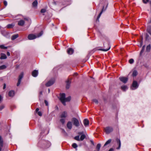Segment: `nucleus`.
Wrapping results in <instances>:
<instances>
[{"mask_svg": "<svg viewBox=\"0 0 151 151\" xmlns=\"http://www.w3.org/2000/svg\"><path fill=\"white\" fill-rule=\"evenodd\" d=\"M71 99V97L70 96H69L66 98L65 94L64 93H62L60 94V100L64 106L66 105L65 102L70 101Z\"/></svg>", "mask_w": 151, "mask_h": 151, "instance_id": "obj_1", "label": "nucleus"}, {"mask_svg": "<svg viewBox=\"0 0 151 151\" xmlns=\"http://www.w3.org/2000/svg\"><path fill=\"white\" fill-rule=\"evenodd\" d=\"M68 116V113L66 111H64L61 113L60 117L61 118L60 120V122L62 124H64L65 119Z\"/></svg>", "mask_w": 151, "mask_h": 151, "instance_id": "obj_2", "label": "nucleus"}, {"mask_svg": "<svg viewBox=\"0 0 151 151\" xmlns=\"http://www.w3.org/2000/svg\"><path fill=\"white\" fill-rule=\"evenodd\" d=\"M43 34L42 31L41 32L36 36L33 34H30L28 36V38L29 40H32L35 39L37 37H39L42 35Z\"/></svg>", "mask_w": 151, "mask_h": 151, "instance_id": "obj_3", "label": "nucleus"}, {"mask_svg": "<svg viewBox=\"0 0 151 151\" xmlns=\"http://www.w3.org/2000/svg\"><path fill=\"white\" fill-rule=\"evenodd\" d=\"M105 132L106 134H109L113 131V128L111 127H107L104 128Z\"/></svg>", "mask_w": 151, "mask_h": 151, "instance_id": "obj_4", "label": "nucleus"}, {"mask_svg": "<svg viewBox=\"0 0 151 151\" xmlns=\"http://www.w3.org/2000/svg\"><path fill=\"white\" fill-rule=\"evenodd\" d=\"M72 121L73 122V124L76 127H78L79 125V123L78 120L75 117H73L72 119Z\"/></svg>", "mask_w": 151, "mask_h": 151, "instance_id": "obj_5", "label": "nucleus"}, {"mask_svg": "<svg viewBox=\"0 0 151 151\" xmlns=\"http://www.w3.org/2000/svg\"><path fill=\"white\" fill-rule=\"evenodd\" d=\"M139 85L137 82L136 81H134L132 83V86L131 87V89L132 90H134L137 88Z\"/></svg>", "mask_w": 151, "mask_h": 151, "instance_id": "obj_6", "label": "nucleus"}, {"mask_svg": "<svg viewBox=\"0 0 151 151\" xmlns=\"http://www.w3.org/2000/svg\"><path fill=\"white\" fill-rule=\"evenodd\" d=\"M55 82L54 79H52L49 80L47 83L45 84V85L47 87H49L51 86Z\"/></svg>", "mask_w": 151, "mask_h": 151, "instance_id": "obj_7", "label": "nucleus"}, {"mask_svg": "<svg viewBox=\"0 0 151 151\" xmlns=\"http://www.w3.org/2000/svg\"><path fill=\"white\" fill-rule=\"evenodd\" d=\"M42 143L44 144L45 148H48L51 145V143L48 141H43Z\"/></svg>", "mask_w": 151, "mask_h": 151, "instance_id": "obj_8", "label": "nucleus"}, {"mask_svg": "<svg viewBox=\"0 0 151 151\" xmlns=\"http://www.w3.org/2000/svg\"><path fill=\"white\" fill-rule=\"evenodd\" d=\"M23 73H22L19 76L18 83H17V86H19L20 84L21 80L23 77Z\"/></svg>", "mask_w": 151, "mask_h": 151, "instance_id": "obj_9", "label": "nucleus"}, {"mask_svg": "<svg viewBox=\"0 0 151 151\" xmlns=\"http://www.w3.org/2000/svg\"><path fill=\"white\" fill-rule=\"evenodd\" d=\"M119 79L121 81L124 83L127 82L128 80L127 78L124 77H120L119 78Z\"/></svg>", "mask_w": 151, "mask_h": 151, "instance_id": "obj_10", "label": "nucleus"}, {"mask_svg": "<svg viewBox=\"0 0 151 151\" xmlns=\"http://www.w3.org/2000/svg\"><path fill=\"white\" fill-rule=\"evenodd\" d=\"M38 73V70H34L32 72V75L34 77H36L37 76Z\"/></svg>", "mask_w": 151, "mask_h": 151, "instance_id": "obj_11", "label": "nucleus"}, {"mask_svg": "<svg viewBox=\"0 0 151 151\" xmlns=\"http://www.w3.org/2000/svg\"><path fill=\"white\" fill-rule=\"evenodd\" d=\"M83 123L85 126L86 127L88 125L89 121L88 119H86L83 120Z\"/></svg>", "mask_w": 151, "mask_h": 151, "instance_id": "obj_12", "label": "nucleus"}, {"mask_svg": "<svg viewBox=\"0 0 151 151\" xmlns=\"http://www.w3.org/2000/svg\"><path fill=\"white\" fill-rule=\"evenodd\" d=\"M104 6H103V8L101 11V12H100V13H99V14L97 17V18L96 19V21H99V19L101 15V14H102V13H103V11H105L106 9H104Z\"/></svg>", "mask_w": 151, "mask_h": 151, "instance_id": "obj_13", "label": "nucleus"}, {"mask_svg": "<svg viewBox=\"0 0 151 151\" xmlns=\"http://www.w3.org/2000/svg\"><path fill=\"white\" fill-rule=\"evenodd\" d=\"M67 128L70 129H71L72 128V124L71 122H68L67 124Z\"/></svg>", "mask_w": 151, "mask_h": 151, "instance_id": "obj_14", "label": "nucleus"}, {"mask_svg": "<svg viewBox=\"0 0 151 151\" xmlns=\"http://www.w3.org/2000/svg\"><path fill=\"white\" fill-rule=\"evenodd\" d=\"M71 81L70 80H68L66 81V88L67 89H68L70 86V85L71 83Z\"/></svg>", "mask_w": 151, "mask_h": 151, "instance_id": "obj_15", "label": "nucleus"}, {"mask_svg": "<svg viewBox=\"0 0 151 151\" xmlns=\"http://www.w3.org/2000/svg\"><path fill=\"white\" fill-rule=\"evenodd\" d=\"M8 95L10 97H13L14 95V91L13 90L10 91L9 92Z\"/></svg>", "mask_w": 151, "mask_h": 151, "instance_id": "obj_16", "label": "nucleus"}, {"mask_svg": "<svg viewBox=\"0 0 151 151\" xmlns=\"http://www.w3.org/2000/svg\"><path fill=\"white\" fill-rule=\"evenodd\" d=\"M24 21L23 20H21L18 21V24L19 26H22L24 24Z\"/></svg>", "mask_w": 151, "mask_h": 151, "instance_id": "obj_17", "label": "nucleus"}, {"mask_svg": "<svg viewBox=\"0 0 151 151\" xmlns=\"http://www.w3.org/2000/svg\"><path fill=\"white\" fill-rule=\"evenodd\" d=\"M73 50L71 48H69L67 50V53L69 55L72 54L73 52Z\"/></svg>", "mask_w": 151, "mask_h": 151, "instance_id": "obj_18", "label": "nucleus"}, {"mask_svg": "<svg viewBox=\"0 0 151 151\" xmlns=\"http://www.w3.org/2000/svg\"><path fill=\"white\" fill-rule=\"evenodd\" d=\"M19 35L18 34H16L13 35L11 37V39L12 40H14L18 37Z\"/></svg>", "mask_w": 151, "mask_h": 151, "instance_id": "obj_19", "label": "nucleus"}, {"mask_svg": "<svg viewBox=\"0 0 151 151\" xmlns=\"http://www.w3.org/2000/svg\"><path fill=\"white\" fill-rule=\"evenodd\" d=\"M7 58L6 55L4 53H2L0 59H6Z\"/></svg>", "mask_w": 151, "mask_h": 151, "instance_id": "obj_20", "label": "nucleus"}, {"mask_svg": "<svg viewBox=\"0 0 151 151\" xmlns=\"http://www.w3.org/2000/svg\"><path fill=\"white\" fill-rule=\"evenodd\" d=\"M101 147V145L100 144H98L96 146V150H94V151H99L100 148Z\"/></svg>", "mask_w": 151, "mask_h": 151, "instance_id": "obj_21", "label": "nucleus"}, {"mask_svg": "<svg viewBox=\"0 0 151 151\" xmlns=\"http://www.w3.org/2000/svg\"><path fill=\"white\" fill-rule=\"evenodd\" d=\"M116 141L117 142V143L119 145V147H117L116 149H119L120 147L121 146V142L120 141V140L119 139H117Z\"/></svg>", "mask_w": 151, "mask_h": 151, "instance_id": "obj_22", "label": "nucleus"}, {"mask_svg": "<svg viewBox=\"0 0 151 151\" xmlns=\"http://www.w3.org/2000/svg\"><path fill=\"white\" fill-rule=\"evenodd\" d=\"M110 48V46L109 45V44H108V47L106 49H100V50L104 51H108Z\"/></svg>", "mask_w": 151, "mask_h": 151, "instance_id": "obj_23", "label": "nucleus"}, {"mask_svg": "<svg viewBox=\"0 0 151 151\" xmlns=\"http://www.w3.org/2000/svg\"><path fill=\"white\" fill-rule=\"evenodd\" d=\"M147 31L151 35V26H148L147 27Z\"/></svg>", "mask_w": 151, "mask_h": 151, "instance_id": "obj_24", "label": "nucleus"}, {"mask_svg": "<svg viewBox=\"0 0 151 151\" xmlns=\"http://www.w3.org/2000/svg\"><path fill=\"white\" fill-rule=\"evenodd\" d=\"M0 145L1 147H3V141L0 135Z\"/></svg>", "mask_w": 151, "mask_h": 151, "instance_id": "obj_25", "label": "nucleus"}, {"mask_svg": "<svg viewBox=\"0 0 151 151\" xmlns=\"http://www.w3.org/2000/svg\"><path fill=\"white\" fill-rule=\"evenodd\" d=\"M111 139H109L108 141H107L105 143V144L104 145V146H106V145H107L110 144L111 143Z\"/></svg>", "mask_w": 151, "mask_h": 151, "instance_id": "obj_26", "label": "nucleus"}, {"mask_svg": "<svg viewBox=\"0 0 151 151\" xmlns=\"http://www.w3.org/2000/svg\"><path fill=\"white\" fill-rule=\"evenodd\" d=\"M137 71L136 70H135L133 71L132 75L133 76L135 77L137 75Z\"/></svg>", "mask_w": 151, "mask_h": 151, "instance_id": "obj_27", "label": "nucleus"}, {"mask_svg": "<svg viewBox=\"0 0 151 151\" xmlns=\"http://www.w3.org/2000/svg\"><path fill=\"white\" fill-rule=\"evenodd\" d=\"M121 88L122 90L124 91H125L127 89V87L126 86H123L121 87Z\"/></svg>", "mask_w": 151, "mask_h": 151, "instance_id": "obj_28", "label": "nucleus"}, {"mask_svg": "<svg viewBox=\"0 0 151 151\" xmlns=\"http://www.w3.org/2000/svg\"><path fill=\"white\" fill-rule=\"evenodd\" d=\"M6 66L5 65H3L0 66V70L4 69L6 68Z\"/></svg>", "mask_w": 151, "mask_h": 151, "instance_id": "obj_29", "label": "nucleus"}, {"mask_svg": "<svg viewBox=\"0 0 151 151\" xmlns=\"http://www.w3.org/2000/svg\"><path fill=\"white\" fill-rule=\"evenodd\" d=\"M85 136L84 134L82 135L80 137V140L81 141L83 140L85 138Z\"/></svg>", "mask_w": 151, "mask_h": 151, "instance_id": "obj_30", "label": "nucleus"}, {"mask_svg": "<svg viewBox=\"0 0 151 151\" xmlns=\"http://www.w3.org/2000/svg\"><path fill=\"white\" fill-rule=\"evenodd\" d=\"M37 1H34L32 3V5L34 6H36L37 5Z\"/></svg>", "mask_w": 151, "mask_h": 151, "instance_id": "obj_31", "label": "nucleus"}, {"mask_svg": "<svg viewBox=\"0 0 151 151\" xmlns=\"http://www.w3.org/2000/svg\"><path fill=\"white\" fill-rule=\"evenodd\" d=\"M150 49V46L149 45H147L146 47V50L147 52H149Z\"/></svg>", "mask_w": 151, "mask_h": 151, "instance_id": "obj_32", "label": "nucleus"}, {"mask_svg": "<svg viewBox=\"0 0 151 151\" xmlns=\"http://www.w3.org/2000/svg\"><path fill=\"white\" fill-rule=\"evenodd\" d=\"M14 25L13 24H8L7 27L8 28H12L14 27Z\"/></svg>", "mask_w": 151, "mask_h": 151, "instance_id": "obj_33", "label": "nucleus"}, {"mask_svg": "<svg viewBox=\"0 0 151 151\" xmlns=\"http://www.w3.org/2000/svg\"><path fill=\"white\" fill-rule=\"evenodd\" d=\"M0 47L2 49H6L7 48V47H5L4 45H1L0 46Z\"/></svg>", "mask_w": 151, "mask_h": 151, "instance_id": "obj_34", "label": "nucleus"}, {"mask_svg": "<svg viewBox=\"0 0 151 151\" xmlns=\"http://www.w3.org/2000/svg\"><path fill=\"white\" fill-rule=\"evenodd\" d=\"M74 139L75 140H77V141H80V139L79 138V136H77L75 137Z\"/></svg>", "mask_w": 151, "mask_h": 151, "instance_id": "obj_35", "label": "nucleus"}, {"mask_svg": "<svg viewBox=\"0 0 151 151\" xmlns=\"http://www.w3.org/2000/svg\"><path fill=\"white\" fill-rule=\"evenodd\" d=\"M145 46L144 45L143 46L142 50L140 52V54H142V52H144V51L145 50Z\"/></svg>", "mask_w": 151, "mask_h": 151, "instance_id": "obj_36", "label": "nucleus"}, {"mask_svg": "<svg viewBox=\"0 0 151 151\" xmlns=\"http://www.w3.org/2000/svg\"><path fill=\"white\" fill-rule=\"evenodd\" d=\"M72 147L74 148H76L77 147V145L76 143H74L72 145Z\"/></svg>", "mask_w": 151, "mask_h": 151, "instance_id": "obj_37", "label": "nucleus"}, {"mask_svg": "<svg viewBox=\"0 0 151 151\" xmlns=\"http://www.w3.org/2000/svg\"><path fill=\"white\" fill-rule=\"evenodd\" d=\"M134 60L133 59H131L129 60V62L130 64H132L134 63Z\"/></svg>", "mask_w": 151, "mask_h": 151, "instance_id": "obj_38", "label": "nucleus"}, {"mask_svg": "<svg viewBox=\"0 0 151 151\" xmlns=\"http://www.w3.org/2000/svg\"><path fill=\"white\" fill-rule=\"evenodd\" d=\"M93 101L95 102L96 104H98V100L96 99H94L92 100Z\"/></svg>", "mask_w": 151, "mask_h": 151, "instance_id": "obj_39", "label": "nucleus"}, {"mask_svg": "<svg viewBox=\"0 0 151 151\" xmlns=\"http://www.w3.org/2000/svg\"><path fill=\"white\" fill-rule=\"evenodd\" d=\"M46 10L45 9H42L41 10L40 12L42 13H44L46 12Z\"/></svg>", "mask_w": 151, "mask_h": 151, "instance_id": "obj_40", "label": "nucleus"}, {"mask_svg": "<svg viewBox=\"0 0 151 151\" xmlns=\"http://www.w3.org/2000/svg\"><path fill=\"white\" fill-rule=\"evenodd\" d=\"M144 3L146 4L149 1V0H142Z\"/></svg>", "mask_w": 151, "mask_h": 151, "instance_id": "obj_41", "label": "nucleus"}, {"mask_svg": "<svg viewBox=\"0 0 151 151\" xmlns=\"http://www.w3.org/2000/svg\"><path fill=\"white\" fill-rule=\"evenodd\" d=\"M4 5L5 6H6L7 5V2L6 1H4Z\"/></svg>", "mask_w": 151, "mask_h": 151, "instance_id": "obj_42", "label": "nucleus"}, {"mask_svg": "<svg viewBox=\"0 0 151 151\" xmlns=\"http://www.w3.org/2000/svg\"><path fill=\"white\" fill-rule=\"evenodd\" d=\"M149 36L147 34L146 35V39L147 40H149Z\"/></svg>", "mask_w": 151, "mask_h": 151, "instance_id": "obj_43", "label": "nucleus"}, {"mask_svg": "<svg viewBox=\"0 0 151 151\" xmlns=\"http://www.w3.org/2000/svg\"><path fill=\"white\" fill-rule=\"evenodd\" d=\"M45 103L47 106L48 105V102L46 100H45Z\"/></svg>", "mask_w": 151, "mask_h": 151, "instance_id": "obj_44", "label": "nucleus"}, {"mask_svg": "<svg viewBox=\"0 0 151 151\" xmlns=\"http://www.w3.org/2000/svg\"><path fill=\"white\" fill-rule=\"evenodd\" d=\"M38 115L40 116H41L42 115V114L41 111H38Z\"/></svg>", "mask_w": 151, "mask_h": 151, "instance_id": "obj_45", "label": "nucleus"}, {"mask_svg": "<svg viewBox=\"0 0 151 151\" xmlns=\"http://www.w3.org/2000/svg\"><path fill=\"white\" fill-rule=\"evenodd\" d=\"M4 108V106L3 105L1 106H0V110H2Z\"/></svg>", "mask_w": 151, "mask_h": 151, "instance_id": "obj_46", "label": "nucleus"}, {"mask_svg": "<svg viewBox=\"0 0 151 151\" xmlns=\"http://www.w3.org/2000/svg\"><path fill=\"white\" fill-rule=\"evenodd\" d=\"M78 73H75L74 74L73 76H77Z\"/></svg>", "mask_w": 151, "mask_h": 151, "instance_id": "obj_47", "label": "nucleus"}, {"mask_svg": "<svg viewBox=\"0 0 151 151\" xmlns=\"http://www.w3.org/2000/svg\"><path fill=\"white\" fill-rule=\"evenodd\" d=\"M6 88V84H4L3 86V89H5Z\"/></svg>", "mask_w": 151, "mask_h": 151, "instance_id": "obj_48", "label": "nucleus"}, {"mask_svg": "<svg viewBox=\"0 0 151 151\" xmlns=\"http://www.w3.org/2000/svg\"><path fill=\"white\" fill-rule=\"evenodd\" d=\"M7 55L8 56H9L10 55V53L9 52H7Z\"/></svg>", "mask_w": 151, "mask_h": 151, "instance_id": "obj_49", "label": "nucleus"}, {"mask_svg": "<svg viewBox=\"0 0 151 151\" xmlns=\"http://www.w3.org/2000/svg\"><path fill=\"white\" fill-rule=\"evenodd\" d=\"M90 142L93 145H94V142H93V141L92 140H90Z\"/></svg>", "mask_w": 151, "mask_h": 151, "instance_id": "obj_50", "label": "nucleus"}, {"mask_svg": "<svg viewBox=\"0 0 151 151\" xmlns=\"http://www.w3.org/2000/svg\"><path fill=\"white\" fill-rule=\"evenodd\" d=\"M142 43H143L142 41H140V46H142Z\"/></svg>", "mask_w": 151, "mask_h": 151, "instance_id": "obj_51", "label": "nucleus"}, {"mask_svg": "<svg viewBox=\"0 0 151 151\" xmlns=\"http://www.w3.org/2000/svg\"><path fill=\"white\" fill-rule=\"evenodd\" d=\"M2 99V96L0 95V102L1 101Z\"/></svg>", "mask_w": 151, "mask_h": 151, "instance_id": "obj_52", "label": "nucleus"}, {"mask_svg": "<svg viewBox=\"0 0 151 151\" xmlns=\"http://www.w3.org/2000/svg\"><path fill=\"white\" fill-rule=\"evenodd\" d=\"M39 108H37L36 109V110H35V111H36V112H38V111H39Z\"/></svg>", "mask_w": 151, "mask_h": 151, "instance_id": "obj_53", "label": "nucleus"}, {"mask_svg": "<svg viewBox=\"0 0 151 151\" xmlns=\"http://www.w3.org/2000/svg\"><path fill=\"white\" fill-rule=\"evenodd\" d=\"M114 150V149H113L112 148H111L109 150V151H113Z\"/></svg>", "mask_w": 151, "mask_h": 151, "instance_id": "obj_54", "label": "nucleus"}, {"mask_svg": "<svg viewBox=\"0 0 151 151\" xmlns=\"http://www.w3.org/2000/svg\"><path fill=\"white\" fill-rule=\"evenodd\" d=\"M42 91H41L40 92V95H42Z\"/></svg>", "mask_w": 151, "mask_h": 151, "instance_id": "obj_55", "label": "nucleus"}, {"mask_svg": "<svg viewBox=\"0 0 151 151\" xmlns=\"http://www.w3.org/2000/svg\"><path fill=\"white\" fill-rule=\"evenodd\" d=\"M48 93H49L50 92V89L48 88Z\"/></svg>", "mask_w": 151, "mask_h": 151, "instance_id": "obj_56", "label": "nucleus"}, {"mask_svg": "<svg viewBox=\"0 0 151 151\" xmlns=\"http://www.w3.org/2000/svg\"><path fill=\"white\" fill-rule=\"evenodd\" d=\"M24 19L26 20H28V19L27 18H24Z\"/></svg>", "mask_w": 151, "mask_h": 151, "instance_id": "obj_57", "label": "nucleus"}, {"mask_svg": "<svg viewBox=\"0 0 151 151\" xmlns=\"http://www.w3.org/2000/svg\"><path fill=\"white\" fill-rule=\"evenodd\" d=\"M2 147H1V146H0V151H1V150Z\"/></svg>", "mask_w": 151, "mask_h": 151, "instance_id": "obj_58", "label": "nucleus"}, {"mask_svg": "<svg viewBox=\"0 0 151 151\" xmlns=\"http://www.w3.org/2000/svg\"><path fill=\"white\" fill-rule=\"evenodd\" d=\"M149 22L150 23H151V19H150V21H149Z\"/></svg>", "mask_w": 151, "mask_h": 151, "instance_id": "obj_59", "label": "nucleus"}]
</instances>
